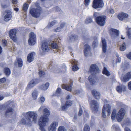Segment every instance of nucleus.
<instances>
[{
	"mask_svg": "<svg viewBox=\"0 0 131 131\" xmlns=\"http://www.w3.org/2000/svg\"><path fill=\"white\" fill-rule=\"evenodd\" d=\"M61 28L60 27H58L55 29V31L56 32H59L61 30Z\"/></svg>",
	"mask_w": 131,
	"mask_h": 131,
	"instance_id": "nucleus-50",
	"label": "nucleus"
},
{
	"mask_svg": "<svg viewBox=\"0 0 131 131\" xmlns=\"http://www.w3.org/2000/svg\"><path fill=\"white\" fill-rule=\"evenodd\" d=\"M67 107H68L65 104L63 106H61V110L63 111L66 110L67 108Z\"/></svg>",
	"mask_w": 131,
	"mask_h": 131,
	"instance_id": "nucleus-45",
	"label": "nucleus"
},
{
	"mask_svg": "<svg viewBox=\"0 0 131 131\" xmlns=\"http://www.w3.org/2000/svg\"><path fill=\"white\" fill-rule=\"evenodd\" d=\"M43 112L44 115L40 117L38 122L40 129L41 131H46L44 127L46 126V123L49 121L48 117L50 114V111L47 108L43 109Z\"/></svg>",
	"mask_w": 131,
	"mask_h": 131,
	"instance_id": "nucleus-3",
	"label": "nucleus"
},
{
	"mask_svg": "<svg viewBox=\"0 0 131 131\" xmlns=\"http://www.w3.org/2000/svg\"><path fill=\"white\" fill-rule=\"evenodd\" d=\"M126 48V45L125 43H124L120 46V50L121 51H124Z\"/></svg>",
	"mask_w": 131,
	"mask_h": 131,
	"instance_id": "nucleus-36",
	"label": "nucleus"
},
{
	"mask_svg": "<svg viewBox=\"0 0 131 131\" xmlns=\"http://www.w3.org/2000/svg\"><path fill=\"white\" fill-rule=\"evenodd\" d=\"M125 131H131L130 129L127 127H126L124 129Z\"/></svg>",
	"mask_w": 131,
	"mask_h": 131,
	"instance_id": "nucleus-59",
	"label": "nucleus"
},
{
	"mask_svg": "<svg viewBox=\"0 0 131 131\" xmlns=\"http://www.w3.org/2000/svg\"><path fill=\"white\" fill-rule=\"evenodd\" d=\"M79 68L77 66V64H75L72 67V70L73 71H76L79 69Z\"/></svg>",
	"mask_w": 131,
	"mask_h": 131,
	"instance_id": "nucleus-40",
	"label": "nucleus"
},
{
	"mask_svg": "<svg viewBox=\"0 0 131 131\" xmlns=\"http://www.w3.org/2000/svg\"><path fill=\"white\" fill-rule=\"evenodd\" d=\"M103 0H93L92 3V7L95 8H102L104 6Z\"/></svg>",
	"mask_w": 131,
	"mask_h": 131,
	"instance_id": "nucleus-6",
	"label": "nucleus"
},
{
	"mask_svg": "<svg viewBox=\"0 0 131 131\" xmlns=\"http://www.w3.org/2000/svg\"><path fill=\"white\" fill-rule=\"evenodd\" d=\"M40 100L42 103H43L45 101V98L43 97L42 96L40 98Z\"/></svg>",
	"mask_w": 131,
	"mask_h": 131,
	"instance_id": "nucleus-52",
	"label": "nucleus"
},
{
	"mask_svg": "<svg viewBox=\"0 0 131 131\" xmlns=\"http://www.w3.org/2000/svg\"><path fill=\"white\" fill-rule=\"evenodd\" d=\"M2 45L3 47H5L7 46V41L5 39H3L2 40Z\"/></svg>",
	"mask_w": 131,
	"mask_h": 131,
	"instance_id": "nucleus-41",
	"label": "nucleus"
},
{
	"mask_svg": "<svg viewBox=\"0 0 131 131\" xmlns=\"http://www.w3.org/2000/svg\"><path fill=\"white\" fill-rule=\"evenodd\" d=\"M58 125V122H53L51 124L48 128L49 131H56L57 127Z\"/></svg>",
	"mask_w": 131,
	"mask_h": 131,
	"instance_id": "nucleus-17",
	"label": "nucleus"
},
{
	"mask_svg": "<svg viewBox=\"0 0 131 131\" xmlns=\"http://www.w3.org/2000/svg\"><path fill=\"white\" fill-rule=\"evenodd\" d=\"M126 113V110L124 108H121L116 114V111L115 109L113 110L111 114V118L112 120H114L116 116L118 121L120 122L124 118Z\"/></svg>",
	"mask_w": 131,
	"mask_h": 131,
	"instance_id": "nucleus-4",
	"label": "nucleus"
},
{
	"mask_svg": "<svg viewBox=\"0 0 131 131\" xmlns=\"http://www.w3.org/2000/svg\"><path fill=\"white\" fill-rule=\"evenodd\" d=\"M109 12L111 14H113L114 13V10L112 9H110L109 10Z\"/></svg>",
	"mask_w": 131,
	"mask_h": 131,
	"instance_id": "nucleus-56",
	"label": "nucleus"
},
{
	"mask_svg": "<svg viewBox=\"0 0 131 131\" xmlns=\"http://www.w3.org/2000/svg\"><path fill=\"white\" fill-rule=\"evenodd\" d=\"M62 88L63 89H65L68 91L71 92L72 89V86L70 85H66L63 84L62 86Z\"/></svg>",
	"mask_w": 131,
	"mask_h": 131,
	"instance_id": "nucleus-23",
	"label": "nucleus"
},
{
	"mask_svg": "<svg viewBox=\"0 0 131 131\" xmlns=\"http://www.w3.org/2000/svg\"><path fill=\"white\" fill-rule=\"evenodd\" d=\"M43 108V106H41L40 108L39 109L38 111L39 112Z\"/></svg>",
	"mask_w": 131,
	"mask_h": 131,
	"instance_id": "nucleus-61",
	"label": "nucleus"
},
{
	"mask_svg": "<svg viewBox=\"0 0 131 131\" xmlns=\"http://www.w3.org/2000/svg\"><path fill=\"white\" fill-rule=\"evenodd\" d=\"M35 55V53L34 52H32L29 53L27 57V61L29 63L31 62L33 60L34 56Z\"/></svg>",
	"mask_w": 131,
	"mask_h": 131,
	"instance_id": "nucleus-18",
	"label": "nucleus"
},
{
	"mask_svg": "<svg viewBox=\"0 0 131 131\" xmlns=\"http://www.w3.org/2000/svg\"><path fill=\"white\" fill-rule=\"evenodd\" d=\"M22 114L26 118V119L23 118L21 121V122L23 124L31 126L32 123L31 119L32 118H33V122L35 123L36 122L37 115L34 112L29 111L26 113H23Z\"/></svg>",
	"mask_w": 131,
	"mask_h": 131,
	"instance_id": "nucleus-1",
	"label": "nucleus"
},
{
	"mask_svg": "<svg viewBox=\"0 0 131 131\" xmlns=\"http://www.w3.org/2000/svg\"><path fill=\"white\" fill-rule=\"evenodd\" d=\"M70 96L69 95H68L66 97V99L67 100H68L70 99Z\"/></svg>",
	"mask_w": 131,
	"mask_h": 131,
	"instance_id": "nucleus-63",
	"label": "nucleus"
},
{
	"mask_svg": "<svg viewBox=\"0 0 131 131\" xmlns=\"http://www.w3.org/2000/svg\"><path fill=\"white\" fill-rule=\"evenodd\" d=\"M38 74L40 77H44L45 75L44 72L42 70H40L38 72Z\"/></svg>",
	"mask_w": 131,
	"mask_h": 131,
	"instance_id": "nucleus-34",
	"label": "nucleus"
},
{
	"mask_svg": "<svg viewBox=\"0 0 131 131\" xmlns=\"http://www.w3.org/2000/svg\"><path fill=\"white\" fill-rule=\"evenodd\" d=\"M111 107L110 105L108 104H105L103 106L102 111V117L104 118H106V116L105 113V110H106L108 113V116L110 115L111 113Z\"/></svg>",
	"mask_w": 131,
	"mask_h": 131,
	"instance_id": "nucleus-7",
	"label": "nucleus"
},
{
	"mask_svg": "<svg viewBox=\"0 0 131 131\" xmlns=\"http://www.w3.org/2000/svg\"><path fill=\"white\" fill-rule=\"evenodd\" d=\"M17 62H15V64H16L17 63L18 66L19 67H21L23 65V62L21 58H18L16 59Z\"/></svg>",
	"mask_w": 131,
	"mask_h": 131,
	"instance_id": "nucleus-25",
	"label": "nucleus"
},
{
	"mask_svg": "<svg viewBox=\"0 0 131 131\" xmlns=\"http://www.w3.org/2000/svg\"><path fill=\"white\" fill-rule=\"evenodd\" d=\"M38 95V92L37 90H34L32 94V97L34 100H35L37 99Z\"/></svg>",
	"mask_w": 131,
	"mask_h": 131,
	"instance_id": "nucleus-31",
	"label": "nucleus"
},
{
	"mask_svg": "<svg viewBox=\"0 0 131 131\" xmlns=\"http://www.w3.org/2000/svg\"><path fill=\"white\" fill-rule=\"evenodd\" d=\"M16 32L17 30L15 29H11L9 32V34L10 38L14 42L17 41Z\"/></svg>",
	"mask_w": 131,
	"mask_h": 131,
	"instance_id": "nucleus-10",
	"label": "nucleus"
},
{
	"mask_svg": "<svg viewBox=\"0 0 131 131\" xmlns=\"http://www.w3.org/2000/svg\"><path fill=\"white\" fill-rule=\"evenodd\" d=\"M58 131H66V130L64 126H60L59 127Z\"/></svg>",
	"mask_w": 131,
	"mask_h": 131,
	"instance_id": "nucleus-39",
	"label": "nucleus"
},
{
	"mask_svg": "<svg viewBox=\"0 0 131 131\" xmlns=\"http://www.w3.org/2000/svg\"><path fill=\"white\" fill-rule=\"evenodd\" d=\"M127 58L131 60V52L129 53L128 54L126 55Z\"/></svg>",
	"mask_w": 131,
	"mask_h": 131,
	"instance_id": "nucleus-53",
	"label": "nucleus"
},
{
	"mask_svg": "<svg viewBox=\"0 0 131 131\" xmlns=\"http://www.w3.org/2000/svg\"><path fill=\"white\" fill-rule=\"evenodd\" d=\"M91 106H92V110L94 113H97L99 108V104L97 102L94 100H92L91 101Z\"/></svg>",
	"mask_w": 131,
	"mask_h": 131,
	"instance_id": "nucleus-11",
	"label": "nucleus"
},
{
	"mask_svg": "<svg viewBox=\"0 0 131 131\" xmlns=\"http://www.w3.org/2000/svg\"><path fill=\"white\" fill-rule=\"evenodd\" d=\"M55 8L56 11H57V12H58L59 11H60L61 10V9L59 7H58V6H56V7H55Z\"/></svg>",
	"mask_w": 131,
	"mask_h": 131,
	"instance_id": "nucleus-58",
	"label": "nucleus"
},
{
	"mask_svg": "<svg viewBox=\"0 0 131 131\" xmlns=\"http://www.w3.org/2000/svg\"><path fill=\"white\" fill-rule=\"evenodd\" d=\"M29 7V5L26 3H24L23 6L22 10L25 12L27 11Z\"/></svg>",
	"mask_w": 131,
	"mask_h": 131,
	"instance_id": "nucleus-32",
	"label": "nucleus"
},
{
	"mask_svg": "<svg viewBox=\"0 0 131 131\" xmlns=\"http://www.w3.org/2000/svg\"><path fill=\"white\" fill-rule=\"evenodd\" d=\"M83 112V111L81 107L80 106V108L79 111L78 112V115L79 116H80L82 114Z\"/></svg>",
	"mask_w": 131,
	"mask_h": 131,
	"instance_id": "nucleus-46",
	"label": "nucleus"
},
{
	"mask_svg": "<svg viewBox=\"0 0 131 131\" xmlns=\"http://www.w3.org/2000/svg\"><path fill=\"white\" fill-rule=\"evenodd\" d=\"M41 48L43 51L45 52H48L49 50L48 43L46 42H44L42 43Z\"/></svg>",
	"mask_w": 131,
	"mask_h": 131,
	"instance_id": "nucleus-21",
	"label": "nucleus"
},
{
	"mask_svg": "<svg viewBox=\"0 0 131 131\" xmlns=\"http://www.w3.org/2000/svg\"><path fill=\"white\" fill-rule=\"evenodd\" d=\"M14 10L18 12L19 11V9L18 8H15L14 9Z\"/></svg>",
	"mask_w": 131,
	"mask_h": 131,
	"instance_id": "nucleus-62",
	"label": "nucleus"
},
{
	"mask_svg": "<svg viewBox=\"0 0 131 131\" xmlns=\"http://www.w3.org/2000/svg\"><path fill=\"white\" fill-rule=\"evenodd\" d=\"M102 73L107 76H109L110 75L109 71L107 70V68L104 67L102 71Z\"/></svg>",
	"mask_w": 131,
	"mask_h": 131,
	"instance_id": "nucleus-26",
	"label": "nucleus"
},
{
	"mask_svg": "<svg viewBox=\"0 0 131 131\" xmlns=\"http://www.w3.org/2000/svg\"><path fill=\"white\" fill-rule=\"evenodd\" d=\"M98 44L97 41L95 40L93 42L92 46L94 47H96Z\"/></svg>",
	"mask_w": 131,
	"mask_h": 131,
	"instance_id": "nucleus-44",
	"label": "nucleus"
},
{
	"mask_svg": "<svg viewBox=\"0 0 131 131\" xmlns=\"http://www.w3.org/2000/svg\"><path fill=\"white\" fill-rule=\"evenodd\" d=\"M49 85V83L47 82L45 84L41 85L40 86V88L41 90H46L48 88Z\"/></svg>",
	"mask_w": 131,
	"mask_h": 131,
	"instance_id": "nucleus-29",
	"label": "nucleus"
},
{
	"mask_svg": "<svg viewBox=\"0 0 131 131\" xmlns=\"http://www.w3.org/2000/svg\"><path fill=\"white\" fill-rule=\"evenodd\" d=\"M72 101L71 100H68L66 101L65 104L68 107L71 106L72 105Z\"/></svg>",
	"mask_w": 131,
	"mask_h": 131,
	"instance_id": "nucleus-35",
	"label": "nucleus"
},
{
	"mask_svg": "<svg viewBox=\"0 0 131 131\" xmlns=\"http://www.w3.org/2000/svg\"><path fill=\"white\" fill-rule=\"evenodd\" d=\"M6 81V78L5 77H3L2 78L0 79V83H4Z\"/></svg>",
	"mask_w": 131,
	"mask_h": 131,
	"instance_id": "nucleus-48",
	"label": "nucleus"
},
{
	"mask_svg": "<svg viewBox=\"0 0 131 131\" xmlns=\"http://www.w3.org/2000/svg\"><path fill=\"white\" fill-rule=\"evenodd\" d=\"M106 19L105 16H101L97 17L95 18V21L99 25L103 26L105 24Z\"/></svg>",
	"mask_w": 131,
	"mask_h": 131,
	"instance_id": "nucleus-8",
	"label": "nucleus"
},
{
	"mask_svg": "<svg viewBox=\"0 0 131 131\" xmlns=\"http://www.w3.org/2000/svg\"><path fill=\"white\" fill-rule=\"evenodd\" d=\"M127 35L129 38L131 39V28L128 29L127 31Z\"/></svg>",
	"mask_w": 131,
	"mask_h": 131,
	"instance_id": "nucleus-43",
	"label": "nucleus"
},
{
	"mask_svg": "<svg viewBox=\"0 0 131 131\" xmlns=\"http://www.w3.org/2000/svg\"><path fill=\"white\" fill-rule=\"evenodd\" d=\"M78 37L75 35H72L69 37V39L70 40H74L78 39Z\"/></svg>",
	"mask_w": 131,
	"mask_h": 131,
	"instance_id": "nucleus-33",
	"label": "nucleus"
},
{
	"mask_svg": "<svg viewBox=\"0 0 131 131\" xmlns=\"http://www.w3.org/2000/svg\"><path fill=\"white\" fill-rule=\"evenodd\" d=\"M92 21V19L90 17H89L86 19L85 21V23L86 24H88Z\"/></svg>",
	"mask_w": 131,
	"mask_h": 131,
	"instance_id": "nucleus-38",
	"label": "nucleus"
},
{
	"mask_svg": "<svg viewBox=\"0 0 131 131\" xmlns=\"http://www.w3.org/2000/svg\"><path fill=\"white\" fill-rule=\"evenodd\" d=\"M56 23V21L55 20H54L50 23H49L48 24V27H50L52 26H53L54 24H55Z\"/></svg>",
	"mask_w": 131,
	"mask_h": 131,
	"instance_id": "nucleus-42",
	"label": "nucleus"
},
{
	"mask_svg": "<svg viewBox=\"0 0 131 131\" xmlns=\"http://www.w3.org/2000/svg\"><path fill=\"white\" fill-rule=\"evenodd\" d=\"M29 35V38L28 40V44L30 45H33L36 42V35L33 32H30Z\"/></svg>",
	"mask_w": 131,
	"mask_h": 131,
	"instance_id": "nucleus-9",
	"label": "nucleus"
},
{
	"mask_svg": "<svg viewBox=\"0 0 131 131\" xmlns=\"http://www.w3.org/2000/svg\"><path fill=\"white\" fill-rule=\"evenodd\" d=\"M91 93L95 98L97 99H100V94L99 92L97 91L96 90L94 89L92 90Z\"/></svg>",
	"mask_w": 131,
	"mask_h": 131,
	"instance_id": "nucleus-20",
	"label": "nucleus"
},
{
	"mask_svg": "<svg viewBox=\"0 0 131 131\" xmlns=\"http://www.w3.org/2000/svg\"><path fill=\"white\" fill-rule=\"evenodd\" d=\"M2 6H3V8H7V7H8V6L6 5H3Z\"/></svg>",
	"mask_w": 131,
	"mask_h": 131,
	"instance_id": "nucleus-64",
	"label": "nucleus"
},
{
	"mask_svg": "<svg viewBox=\"0 0 131 131\" xmlns=\"http://www.w3.org/2000/svg\"><path fill=\"white\" fill-rule=\"evenodd\" d=\"M12 2L13 4H17L18 3V1L17 0H12Z\"/></svg>",
	"mask_w": 131,
	"mask_h": 131,
	"instance_id": "nucleus-54",
	"label": "nucleus"
},
{
	"mask_svg": "<svg viewBox=\"0 0 131 131\" xmlns=\"http://www.w3.org/2000/svg\"><path fill=\"white\" fill-rule=\"evenodd\" d=\"M128 15L126 13L122 12L119 14L117 16L118 19L121 21L123 20L128 18Z\"/></svg>",
	"mask_w": 131,
	"mask_h": 131,
	"instance_id": "nucleus-15",
	"label": "nucleus"
},
{
	"mask_svg": "<svg viewBox=\"0 0 131 131\" xmlns=\"http://www.w3.org/2000/svg\"><path fill=\"white\" fill-rule=\"evenodd\" d=\"M7 106H12V107H15V105L14 104L13 101H9L7 102ZM14 110L12 108L9 107L7 109L5 112V116H8V113H12L13 111Z\"/></svg>",
	"mask_w": 131,
	"mask_h": 131,
	"instance_id": "nucleus-12",
	"label": "nucleus"
},
{
	"mask_svg": "<svg viewBox=\"0 0 131 131\" xmlns=\"http://www.w3.org/2000/svg\"><path fill=\"white\" fill-rule=\"evenodd\" d=\"M65 25V23H61L60 25V27L61 28H63Z\"/></svg>",
	"mask_w": 131,
	"mask_h": 131,
	"instance_id": "nucleus-57",
	"label": "nucleus"
},
{
	"mask_svg": "<svg viewBox=\"0 0 131 131\" xmlns=\"http://www.w3.org/2000/svg\"><path fill=\"white\" fill-rule=\"evenodd\" d=\"M99 13L96 12H94V13L93 14V16L94 17H97V16L98 15H99Z\"/></svg>",
	"mask_w": 131,
	"mask_h": 131,
	"instance_id": "nucleus-55",
	"label": "nucleus"
},
{
	"mask_svg": "<svg viewBox=\"0 0 131 131\" xmlns=\"http://www.w3.org/2000/svg\"><path fill=\"white\" fill-rule=\"evenodd\" d=\"M102 49L103 52L104 53H105L107 50V43L105 39H102Z\"/></svg>",
	"mask_w": 131,
	"mask_h": 131,
	"instance_id": "nucleus-22",
	"label": "nucleus"
},
{
	"mask_svg": "<svg viewBox=\"0 0 131 131\" xmlns=\"http://www.w3.org/2000/svg\"><path fill=\"white\" fill-rule=\"evenodd\" d=\"M42 12V8L40 6L36 8H32L29 11L31 16L36 18L39 17Z\"/></svg>",
	"mask_w": 131,
	"mask_h": 131,
	"instance_id": "nucleus-5",
	"label": "nucleus"
},
{
	"mask_svg": "<svg viewBox=\"0 0 131 131\" xmlns=\"http://www.w3.org/2000/svg\"><path fill=\"white\" fill-rule=\"evenodd\" d=\"M90 2V0H84V5L86 6H87L89 4Z\"/></svg>",
	"mask_w": 131,
	"mask_h": 131,
	"instance_id": "nucleus-49",
	"label": "nucleus"
},
{
	"mask_svg": "<svg viewBox=\"0 0 131 131\" xmlns=\"http://www.w3.org/2000/svg\"><path fill=\"white\" fill-rule=\"evenodd\" d=\"M116 61L117 62H120L121 61V58L119 57H118L117 58Z\"/></svg>",
	"mask_w": 131,
	"mask_h": 131,
	"instance_id": "nucleus-60",
	"label": "nucleus"
},
{
	"mask_svg": "<svg viewBox=\"0 0 131 131\" xmlns=\"http://www.w3.org/2000/svg\"><path fill=\"white\" fill-rule=\"evenodd\" d=\"M5 12L6 14L4 17V20L6 21H8L10 20L12 17V14L10 11L8 10H6Z\"/></svg>",
	"mask_w": 131,
	"mask_h": 131,
	"instance_id": "nucleus-14",
	"label": "nucleus"
},
{
	"mask_svg": "<svg viewBox=\"0 0 131 131\" xmlns=\"http://www.w3.org/2000/svg\"><path fill=\"white\" fill-rule=\"evenodd\" d=\"M128 89L131 90V81L128 83Z\"/></svg>",
	"mask_w": 131,
	"mask_h": 131,
	"instance_id": "nucleus-51",
	"label": "nucleus"
},
{
	"mask_svg": "<svg viewBox=\"0 0 131 131\" xmlns=\"http://www.w3.org/2000/svg\"><path fill=\"white\" fill-rule=\"evenodd\" d=\"M110 31L112 32V35H116V36H119V31L118 30L115 29L111 28L110 29Z\"/></svg>",
	"mask_w": 131,
	"mask_h": 131,
	"instance_id": "nucleus-28",
	"label": "nucleus"
},
{
	"mask_svg": "<svg viewBox=\"0 0 131 131\" xmlns=\"http://www.w3.org/2000/svg\"><path fill=\"white\" fill-rule=\"evenodd\" d=\"M39 82L38 80L37 79H32L28 84L27 86L28 88H32L36 84Z\"/></svg>",
	"mask_w": 131,
	"mask_h": 131,
	"instance_id": "nucleus-16",
	"label": "nucleus"
},
{
	"mask_svg": "<svg viewBox=\"0 0 131 131\" xmlns=\"http://www.w3.org/2000/svg\"><path fill=\"white\" fill-rule=\"evenodd\" d=\"M50 46L52 48L54 49H58L59 48L58 45L54 41H53V42L51 43Z\"/></svg>",
	"mask_w": 131,
	"mask_h": 131,
	"instance_id": "nucleus-30",
	"label": "nucleus"
},
{
	"mask_svg": "<svg viewBox=\"0 0 131 131\" xmlns=\"http://www.w3.org/2000/svg\"><path fill=\"white\" fill-rule=\"evenodd\" d=\"M4 71L5 75L7 76H9L11 73L10 69L8 67H5L4 69Z\"/></svg>",
	"mask_w": 131,
	"mask_h": 131,
	"instance_id": "nucleus-27",
	"label": "nucleus"
},
{
	"mask_svg": "<svg viewBox=\"0 0 131 131\" xmlns=\"http://www.w3.org/2000/svg\"><path fill=\"white\" fill-rule=\"evenodd\" d=\"M125 123L128 125H129L131 123V121L129 118H127L126 119Z\"/></svg>",
	"mask_w": 131,
	"mask_h": 131,
	"instance_id": "nucleus-47",
	"label": "nucleus"
},
{
	"mask_svg": "<svg viewBox=\"0 0 131 131\" xmlns=\"http://www.w3.org/2000/svg\"><path fill=\"white\" fill-rule=\"evenodd\" d=\"M85 48L84 50V52L85 56H88V52L90 50V48L88 44H85Z\"/></svg>",
	"mask_w": 131,
	"mask_h": 131,
	"instance_id": "nucleus-24",
	"label": "nucleus"
},
{
	"mask_svg": "<svg viewBox=\"0 0 131 131\" xmlns=\"http://www.w3.org/2000/svg\"><path fill=\"white\" fill-rule=\"evenodd\" d=\"M131 79V72H127L123 77L122 79L123 81L126 82Z\"/></svg>",
	"mask_w": 131,
	"mask_h": 131,
	"instance_id": "nucleus-13",
	"label": "nucleus"
},
{
	"mask_svg": "<svg viewBox=\"0 0 131 131\" xmlns=\"http://www.w3.org/2000/svg\"><path fill=\"white\" fill-rule=\"evenodd\" d=\"M99 68L98 66L95 64H91L89 68L90 73H93L90 75L88 77V79L90 85H93L95 84L96 82V80H97V78L95 74L99 71Z\"/></svg>",
	"mask_w": 131,
	"mask_h": 131,
	"instance_id": "nucleus-2",
	"label": "nucleus"
},
{
	"mask_svg": "<svg viewBox=\"0 0 131 131\" xmlns=\"http://www.w3.org/2000/svg\"><path fill=\"white\" fill-rule=\"evenodd\" d=\"M61 93V89L60 88H58L56 91V94L58 96H60Z\"/></svg>",
	"mask_w": 131,
	"mask_h": 131,
	"instance_id": "nucleus-37",
	"label": "nucleus"
},
{
	"mask_svg": "<svg viewBox=\"0 0 131 131\" xmlns=\"http://www.w3.org/2000/svg\"><path fill=\"white\" fill-rule=\"evenodd\" d=\"M116 90L119 93H121L122 91L125 92L126 91V88L124 85H119L116 87Z\"/></svg>",
	"mask_w": 131,
	"mask_h": 131,
	"instance_id": "nucleus-19",
	"label": "nucleus"
}]
</instances>
